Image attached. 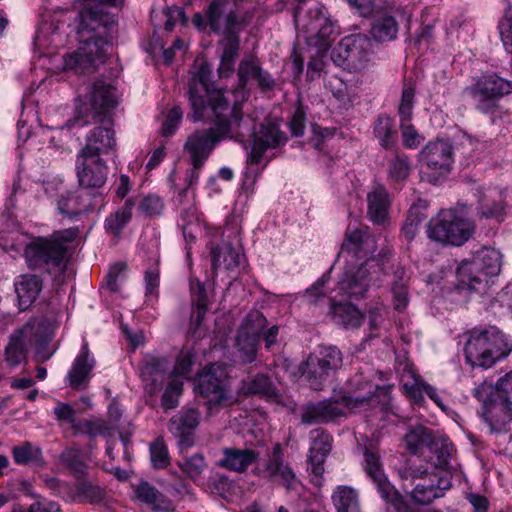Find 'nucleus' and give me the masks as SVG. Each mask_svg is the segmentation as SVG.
<instances>
[{"label": "nucleus", "instance_id": "16", "mask_svg": "<svg viewBox=\"0 0 512 512\" xmlns=\"http://www.w3.org/2000/svg\"><path fill=\"white\" fill-rule=\"evenodd\" d=\"M364 469L367 475L375 483L377 490L383 500L390 503L397 512H412L404 505L398 491L389 483L383 473L379 455L368 449L364 452Z\"/></svg>", "mask_w": 512, "mask_h": 512}, {"label": "nucleus", "instance_id": "42", "mask_svg": "<svg viewBox=\"0 0 512 512\" xmlns=\"http://www.w3.org/2000/svg\"><path fill=\"white\" fill-rule=\"evenodd\" d=\"M373 134L382 148H393L398 138L394 119L387 114H380L373 124Z\"/></svg>", "mask_w": 512, "mask_h": 512}, {"label": "nucleus", "instance_id": "36", "mask_svg": "<svg viewBox=\"0 0 512 512\" xmlns=\"http://www.w3.org/2000/svg\"><path fill=\"white\" fill-rule=\"evenodd\" d=\"M137 498L158 512H174L173 502L148 482H141L135 490Z\"/></svg>", "mask_w": 512, "mask_h": 512}, {"label": "nucleus", "instance_id": "9", "mask_svg": "<svg viewBox=\"0 0 512 512\" xmlns=\"http://www.w3.org/2000/svg\"><path fill=\"white\" fill-rule=\"evenodd\" d=\"M403 477L410 478L414 486L410 491L412 501L421 505H429L436 498L443 497L452 485L451 472L444 470H411L406 471Z\"/></svg>", "mask_w": 512, "mask_h": 512}, {"label": "nucleus", "instance_id": "40", "mask_svg": "<svg viewBox=\"0 0 512 512\" xmlns=\"http://www.w3.org/2000/svg\"><path fill=\"white\" fill-rule=\"evenodd\" d=\"M473 395L474 397L495 395L512 403V370L500 377L494 385L486 381L482 382L474 388Z\"/></svg>", "mask_w": 512, "mask_h": 512}, {"label": "nucleus", "instance_id": "20", "mask_svg": "<svg viewBox=\"0 0 512 512\" xmlns=\"http://www.w3.org/2000/svg\"><path fill=\"white\" fill-rule=\"evenodd\" d=\"M406 394L417 404H421L424 400L425 393L442 411H446L447 407L438 395L435 387L426 383L419 375L416 374L414 368L410 364H405L404 373L400 379Z\"/></svg>", "mask_w": 512, "mask_h": 512}, {"label": "nucleus", "instance_id": "64", "mask_svg": "<svg viewBox=\"0 0 512 512\" xmlns=\"http://www.w3.org/2000/svg\"><path fill=\"white\" fill-rule=\"evenodd\" d=\"M500 39L506 52L512 54V5L498 23Z\"/></svg>", "mask_w": 512, "mask_h": 512}, {"label": "nucleus", "instance_id": "50", "mask_svg": "<svg viewBox=\"0 0 512 512\" xmlns=\"http://www.w3.org/2000/svg\"><path fill=\"white\" fill-rule=\"evenodd\" d=\"M259 339L249 336L245 330H238L235 347L242 363L249 364L257 357Z\"/></svg>", "mask_w": 512, "mask_h": 512}, {"label": "nucleus", "instance_id": "62", "mask_svg": "<svg viewBox=\"0 0 512 512\" xmlns=\"http://www.w3.org/2000/svg\"><path fill=\"white\" fill-rule=\"evenodd\" d=\"M414 103L415 88L412 85L407 84L403 87L401 100L398 107L400 122L412 120Z\"/></svg>", "mask_w": 512, "mask_h": 512}, {"label": "nucleus", "instance_id": "35", "mask_svg": "<svg viewBox=\"0 0 512 512\" xmlns=\"http://www.w3.org/2000/svg\"><path fill=\"white\" fill-rule=\"evenodd\" d=\"M21 310L27 309L42 289V280L37 275H21L14 283Z\"/></svg>", "mask_w": 512, "mask_h": 512}, {"label": "nucleus", "instance_id": "41", "mask_svg": "<svg viewBox=\"0 0 512 512\" xmlns=\"http://www.w3.org/2000/svg\"><path fill=\"white\" fill-rule=\"evenodd\" d=\"M334 297H331L330 313L335 323L346 328H356L361 324L364 315L359 309L350 303H335Z\"/></svg>", "mask_w": 512, "mask_h": 512}, {"label": "nucleus", "instance_id": "23", "mask_svg": "<svg viewBox=\"0 0 512 512\" xmlns=\"http://www.w3.org/2000/svg\"><path fill=\"white\" fill-rule=\"evenodd\" d=\"M89 103L94 119L112 118V111L118 104L116 89L102 80L93 83Z\"/></svg>", "mask_w": 512, "mask_h": 512}, {"label": "nucleus", "instance_id": "25", "mask_svg": "<svg viewBox=\"0 0 512 512\" xmlns=\"http://www.w3.org/2000/svg\"><path fill=\"white\" fill-rule=\"evenodd\" d=\"M311 445L308 462L311 465L313 482L319 484L324 473V461L331 450V436L322 429H315L310 433Z\"/></svg>", "mask_w": 512, "mask_h": 512}, {"label": "nucleus", "instance_id": "44", "mask_svg": "<svg viewBox=\"0 0 512 512\" xmlns=\"http://www.w3.org/2000/svg\"><path fill=\"white\" fill-rule=\"evenodd\" d=\"M177 201L179 204L180 219L178 225L187 224L188 226H199V216L195 206L194 190L185 188L178 193Z\"/></svg>", "mask_w": 512, "mask_h": 512}, {"label": "nucleus", "instance_id": "22", "mask_svg": "<svg viewBox=\"0 0 512 512\" xmlns=\"http://www.w3.org/2000/svg\"><path fill=\"white\" fill-rule=\"evenodd\" d=\"M482 402L481 416L492 431L501 430L512 420V403L495 395L475 397Z\"/></svg>", "mask_w": 512, "mask_h": 512}, {"label": "nucleus", "instance_id": "11", "mask_svg": "<svg viewBox=\"0 0 512 512\" xmlns=\"http://www.w3.org/2000/svg\"><path fill=\"white\" fill-rule=\"evenodd\" d=\"M373 50V41L367 35H348L333 49L332 59L339 66L358 70L369 61Z\"/></svg>", "mask_w": 512, "mask_h": 512}, {"label": "nucleus", "instance_id": "10", "mask_svg": "<svg viewBox=\"0 0 512 512\" xmlns=\"http://www.w3.org/2000/svg\"><path fill=\"white\" fill-rule=\"evenodd\" d=\"M232 107H237L239 110L240 127H236V129L246 133L244 135L234 137V139L242 142L245 137L254 138L251 152L248 156V162L250 164H258L267 149H274L286 143L287 137L285 133L280 130L277 123L270 121L265 122L261 125V129L258 134H255V128L251 124V120H243L241 107L236 103H234Z\"/></svg>", "mask_w": 512, "mask_h": 512}, {"label": "nucleus", "instance_id": "24", "mask_svg": "<svg viewBox=\"0 0 512 512\" xmlns=\"http://www.w3.org/2000/svg\"><path fill=\"white\" fill-rule=\"evenodd\" d=\"M201 413L195 408H183L169 420L168 429L181 446L193 445V431L200 423Z\"/></svg>", "mask_w": 512, "mask_h": 512}, {"label": "nucleus", "instance_id": "45", "mask_svg": "<svg viewBox=\"0 0 512 512\" xmlns=\"http://www.w3.org/2000/svg\"><path fill=\"white\" fill-rule=\"evenodd\" d=\"M137 204V198L131 197L128 198L123 207L111 213L104 222V227L106 231L119 235L123 228L127 225V223L132 218V210Z\"/></svg>", "mask_w": 512, "mask_h": 512}, {"label": "nucleus", "instance_id": "1", "mask_svg": "<svg viewBox=\"0 0 512 512\" xmlns=\"http://www.w3.org/2000/svg\"><path fill=\"white\" fill-rule=\"evenodd\" d=\"M211 67L201 61L190 72L187 96L194 122H214L215 127L195 130L184 143L183 150L192 166L202 167L215 146L224 138H234L245 133L240 127L239 110L231 107L220 89L211 83Z\"/></svg>", "mask_w": 512, "mask_h": 512}, {"label": "nucleus", "instance_id": "57", "mask_svg": "<svg viewBox=\"0 0 512 512\" xmlns=\"http://www.w3.org/2000/svg\"><path fill=\"white\" fill-rule=\"evenodd\" d=\"M183 391V382L178 378H169L161 398V406L164 410H171L179 405V398Z\"/></svg>", "mask_w": 512, "mask_h": 512}, {"label": "nucleus", "instance_id": "38", "mask_svg": "<svg viewBox=\"0 0 512 512\" xmlns=\"http://www.w3.org/2000/svg\"><path fill=\"white\" fill-rule=\"evenodd\" d=\"M435 437L430 429L418 425L408 431L404 441L411 454L425 456V453L431 448Z\"/></svg>", "mask_w": 512, "mask_h": 512}, {"label": "nucleus", "instance_id": "2", "mask_svg": "<svg viewBox=\"0 0 512 512\" xmlns=\"http://www.w3.org/2000/svg\"><path fill=\"white\" fill-rule=\"evenodd\" d=\"M375 238L360 228L347 229L345 240L338 253L345 266L338 277L335 297L360 299L371 287L378 286L383 273L379 259L374 256Z\"/></svg>", "mask_w": 512, "mask_h": 512}, {"label": "nucleus", "instance_id": "37", "mask_svg": "<svg viewBox=\"0 0 512 512\" xmlns=\"http://www.w3.org/2000/svg\"><path fill=\"white\" fill-rule=\"evenodd\" d=\"M505 215L506 204L502 192H497L495 195H485L476 208V216L479 219H494L501 222Z\"/></svg>", "mask_w": 512, "mask_h": 512}, {"label": "nucleus", "instance_id": "5", "mask_svg": "<svg viewBox=\"0 0 512 512\" xmlns=\"http://www.w3.org/2000/svg\"><path fill=\"white\" fill-rule=\"evenodd\" d=\"M77 229L54 232L49 237H35L25 246L24 256L31 269L47 272L63 271L66 267L67 243L77 237Z\"/></svg>", "mask_w": 512, "mask_h": 512}, {"label": "nucleus", "instance_id": "54", "mask_svg": "<svg viewBox=\"0 0 512 512\" xmlns=\"http://www.w3.org/2000/svg\"><path fill=\"white\" fill-rule=\"evenodd\" d=\"M191 293H192V300L194 303V312H193V320L195 322L196 326H200L203 317L207 311L208 307V298L206 294V290L204 287V284L200 281L196 282V285L194 286L193 283H191Z\"/></svg>", "mask_w": 512, "mask_h": 512}, {"label": "nucleus", "instance_id": "46", "mask_svg": "<svg viewBox=\"0 0 512 512\" xmlns=\"http://www.w3.org/2000/svg\"><path fill=\"white\" fill-rule=\"evenodd\" d=\"M239 394L243 396L261 395L272 397L275 395V388L269 377L258 374L252 378L242 380L238 387Z\"/></svg>", "mask_w": 512, "mask_h": 512}, {"label": "nucleus", "instance_id": "30", "mask_svg": "<svg viewBox=\"0 0 512 512\" xmlns=\"http://www.w3.org/2000/svg\"><path fill=\"white\" fill-rule=\"evenodd\" d=\"M258 458L259 453L254 449L226 447L222 449V457L216 462V465L229 471L243 473Z\"/></svg>", "mask_w": 512, "mask_h": 512}, {"label": "nucleus", "instance_id": "18", "mask_svg": "<svg viewBox=\"0 0 512 512\" xmlns=\"http://www.w3.org/2000/svg\"><path fill=\"white\" fill-rule=\"evenodd\" d=\"M100 125L93 128L86 136L85 146L78 154L102 158L116 148L115 131L112 118L95 119Z\"/></svg>", "mask_w": 512, "mask_h": 512}, {"label": "nucleus", "instance_id": "34", "mask_svg": "<svg viewBox=\"0 0 512 512\" xmlns=\"http://www.w3.org/2000/svg\"><path fill=\"white\" fill-rule=\"evenodd\" d=\"M325 87L331 92L339 104L350 107L358 96V87L352 79L338 75H330L325 81Z\"/></svg>", "mask_w": 512, "mask_h": 512}, {"label": "nucleus", "instance_id": "28", "mask_svg": "<svg viewBox=\"0 0 512 512\" xmlns=\"http://www.w3.org/2000/svg\"><path fill=\"white\" fill-rule=\"evenodd\" d=\"M453 209L441 210L435 217H432L427 224V236L429 239L453 246L462 245V237L450 231L453 226Z\"/></svg>", "mask_w": 512, "mask_h": 512}, {"label": "nucleus", "instance_id": "14", "mask_svg": "<svg viewBox=\"0 0 512 512\" xmlns=\"http://www.w3.org/2000/svg\"><path fill=\"white\" fill-rule=\"evenodd\" d=\"M227 372L223 365L213 363L205 367L198 375L196 391L199 395L208 400L210 408L212 405L222 406L228 400Z\"/></svg>", "mask_w": 512, "mask_h": 512}, {"label": "nucleus", "instance_id": "12", "mask_svg": "<svg viewBox=\"0 0 512 512\" xmlns=\"http://www.w3.org/2000/svg\"><path fill=\"white\" fill-rule=\"evenodd\" d=\"M465 91L476 102L477 109L489 112L496 101L512 93V81H508L495 73L484 74L467 87Z\"/></svg>", "mask_w": 512, "mask_h": 512}, {"label": "nucleus", "instance_id": "52", "mask_svg": "<svg viewBox=\"0 0 512 512\" xmlns=\"http://www.w3.org/2000/svg\"><path fill=\"white\" fill-rule=\"evenodd\" d=\"M13 460L18 465H30L42 463V451L38 446L30 442L12 448Z\"/></svg>", "mask_w": 512, "mask_h": 512}, {"label": "nucleus", "instance_id": "61", "mask_svg": "<svg viewBox=\"0 0 512 512\" xmlns=\"http://www.w3.org/2000/svg\"><path fill=\"white\" fill-rule=\"evenodd\" d=\"M453 226L450 231L454 234L460 235L462 239V245L466 243L475 232V224L472 220L462 215L458 210L453 209Z\"/></svg>", "mask_w": 512, "mask_h": 512}, {"label": "nucleus", "instance_id": "31", "mask_svg": "<svg viewBox=\"0 0 512 512\" xmlns=\"http://www.w3.org/2000/svg\"><path fill=\"white\" fill-rule=\"evenodd\" d=\"M94 365V359L89 357L88 343L84 342L68 372L69 386L76 390L85 389L90 381Z\"/></svg>", "mask_w": 512, "mask_h": 512}, {"label": "nucleus", "instance_id": "21", "mask_svg": "<svg viewBox=\"0 0 512 512\" xmlns=\"http://www.w3.org/2000/svg\"><path fill=\"white\" fill-rule=\"evenodd\" d=\"M212 268L217 270L224 267L227 270L233 269L240 264V251L232 243L224 239L221 228L214 230L212 239L209 242Z\"/></svg>", "mask_w": 512, "mask_h": 512}, {"label": "nucleus", "instance_id": "3", "mask_svg": "<svg viewBox=\"0 0 512 512\" xmlns=\"http://www.w3.org/2000/svg\"><path fill=\"white\" fill-rule=\"evenodd\" d=\"M79 16L81 45L75 52L64 57V69L83 74L104 62L116 33L117 19L114 14L100 7H86Z\"/></svg>", "mask_w": 512, "mask_h": 512}, {"label": "nucleus", "instance_id": "13", "mask_svg": "<svg viewBox=\"0 0 512 512\" xmlns=\"http://www.w3.org/2000/svg\"><path fill=\"white\" fill-rule=\"evenodd\" d=\"M342 364V354L334 346L323 347L317 354L310 355L303 366V376L314 390L322 388L330 371Z\"/></svg>", "mask_w": 512, "mask_h": 512}, {"label": "nucleus", "instance_id": "32", "mask_svg": "<svg viewBox=\"0 0 512 512\" xmlns=\"http://www.w3.org/2000/svg\"><path fill=\"white\" fill-rule=\"evenodd\" d=\"M391 199L385 186L375 185L367 194V216L376 224H383L389 214Z\"/></svg>", "mask_w": 512, "mask_h": 512}, {"label": "nucleus", "instance_id": "59", "mask_svg": "<svg viewBox=\"0 0 512 512\" xmlns=\"http://www.w3.org/2000/svg\"><path fill=\"white\" fill-rule=\"evenodd\" d=\"M150 459L153 468L163 469L170 463L168 447L162 437L156 438L149 446Z\"/></svg>", "mask_w": 512, "mask_h": 512}, {"label": "nucleus", "instance_id": "56", "mask_svg": "<svg viewBox=\"0 0 512 512\" xmlns=\"http://www.w3.org/2000/svg\"><path fill=\"white\" fill-rule=\"evenodd\" d=\"M6 360L13 366L18 365L24 360L26 355V345L23 339V333L18 331L10 337V341L5 350Z\"/></svg>", "mask_w": 512, "mask_h": 512}, {"label": "nucleus", "instance_id": "47", "mask_svg": "<svg viewBox=\"0 0 512 512\" xmlns=\"http://www.w3.org/2000/svg\"><path fill=\"white\" fill-rule=\"evenodd\" d=\"M391 293L394 309L402 312L409 304L408 276L404 268H398L394 273Z\"/></svg>", "mask_w": 512, "mask_h": 512}, {"label": "nucleus", "instance_id": "29", "mask_svg": "<svg viewBox=\"0 0 512 512\" xmlns=\"http://www.w3.org/2000/svg\"><path fill=\"white\" fill-rule=\"evenodd\" d=\"M229 5L228 0H213L206 12L205 16L207 24L215 33L235 32L238 29L237 16L234 12L226 13Z\"/></svg>", "mask_w": 512, "mask_h": 512}, {"label": "nucleus", "instance_id": "27", "mask_svg": "<svg viewBox=\"0 0 512 512\" xmlns=\"http://www.w3.org/2000/svg\"><path fill=\"white\" fill-rule=\"evenodd\" d=\"M239 87L244 89L249 81L255 80L262 90H270L275 81L269 72L261 67L259 59L254 55H245L239 63L237 70Z\"/></svg>", "mask_w": 512, "mask_h": 512}, {"label": "nucleus", "instance_id": "26", "mask_svg": "<svg viewBox=\"0 0 512 512\" xmlns=\"http://www.w3.org/2000/svg\"><path fill=\"white\" fill-rule=\"evenodd\" d=\"M169 361L165 357H147L141 368L140 377L150 395L158 393L166 379L169 380Z\"/></svg>", "mask_w": 512, "mask_h": 512}, {"label": "nucleus", "instance_id": "43", "mask_svg": "<svg viewBox=\"0 0 512 512\" xmlns=\"http://www.w3.org/2000/svg\"><path fill=\"white\" fill-rule=\"evenodd\" d=\"M331 499L337 512H361L358 492L350 486H337Z\"/></svg>", "mask_w": 512, "mask_h": 512}, {"label": "nucleus", "instance_id": "33", "mask_svg": "<svg viewBox=\"0 0 512 512\" xmlns=\"http://www.w3.org/2000/svg\"><path fill=\"white\" fill-rule=\"evenodd\" d=\"M219 46L222 47V53L218 73L220 77L228 78L234 72L235 60L239 55L240 38L238 29H235V32L224 33V37L219 41Z\"/></svg>", "mask_w": 512, "mask_h": 512}, {"label": "nucleus", "instance_id": "15", "mask_svg": "<svg viewBox=\"0 0 512 512\" xmlns=\"http://www.w3.org/2000/svg\"><path fill=\"white\" fill-rule=\"evenodd\" d=\"M420 161L430 173L422 171L429 182L435 183L440 176L450 172L453 163L452 146L445 141L427 144L420 153Z\"/></svg>", "mask_w": 512, "mask_h": 512}, {"label": "nucleus", "instance_id": "4", "mask_svg": "<svg viewBox=\"0 0 512 512\" xmlns=\"http://www.w3.org/2000/svg\"><path fill=\"white\" fill-rule=\"evenodd\" d=\"M357 384L355 395L343 396L339 399L330 398L318 402H311L303 406L301 421L305 424H324L343 416L344 408L368 409L380 408L383 410L390 399V388L380 386L369 381L363 383L354 379Z\"/></svg>", "mask_w": 512, "mask_h": 512}, {"label": "nucleus", "instance_id": "7", "mask_svg": "<svg viewBox=\"0 0 512 512\" xmlns=\"http://www.w3.org/2000/svg\"><path fill=\"white\" fill-rule=\"evenodd\" d=\"M500 269L501 253L494 248L484 247L472 260L462 261L458 266V288L480 291L486 287L488 278L498 275Z\"/></svg>", "mask_w": 512, "mask_h": 512}, {"label": "nucleus", "instance_id": "58", "mask_svg": "<svg viewBox=\"0 0 512 512\" xmlns=\"http://www.w3.org/2000/svg\"><path fill=\"white\" fill-rule=\"evenodd\" d=\"M178 466L183 473L196 482L206 469L207 463L203 454L195 453L182 462H179Z\"/></svg>", "mask_w": 512, "mask_h": 512}, {"label": "nucleus", "instance_id": "19", "mask_svg": "<svg viewBox=\"0 0 512 512\" xmlns=\"http://www.w3.org/2000/svg\"><path fill=\"white\" fill-rule=\"evenodd\" d=\"M76 174L79 185L85 189H100L107 181L108 168L102 158L77 154Z\"/></svg>", "mask_w": 512, "mask_h": 512}, {"label": "nucleus", "instance_id": "60", "mask_svg": "<svg viewBox=\"0 0 512 512\" xmlns=\"http://www.w3.org/2000/svg\"><path fill=\"white\" fill-rule=\"evenodd\" d=\"M426 218V215L420 211V208L413 206L409 209L408 215L402 227V233L406 240L411 241L415 238L420 225Z\"/></svg>", "mask_w": 512, "mask_h": 512}, {"label": "nucleus", "instance_id": "53", "mask_svg": "<svg viewBox=\"0 0 512 512\" xmlns=\"http://www.w3.org/2000/svg\"><path fill=\"white\" fill-rule=\"evenodd\" d=\"M410 171V160L404 154H396L388 163V178L392 183H402L408 178Z\"/></svg>", "mask_w": 512, "mask_h": 512}, {"label": "nucleus", "instance_id": "6", "mask_svg": "<svg viewBox=\"0 0 512 512\" xmlns=\"http://www.w3.org/2000/svg\"><path fill=\"white\" fill-rule=\"evenodd\" d=\"M294 21L299 31L305 33L310 46L325 51L339 34L338 26L331 19L327 8L315 3L305 11L299 6L294 13Z\"/></svg>", "mask_w": 512, "mask_h": 512}, {"label": "nucleus", "instance_id": "55", "mask_svg": "<svg viewBox=\"0 0 512 512\" xmlns=\"http://www.w3.org/2000/svg\"><path fill=\"white\" fill-rule=\"evenodd\" d=\"M111 432V427L103 419H89L82 420L76 426L75 434L87 435L90 439L98 436H108Z\"/></svg>", "mask_w": 512, "mask_h": 512}, {"label": "nucleus", "instance_id": "63", "mask_svg": "<svg viewBox=\"0 0 512 512\" xmlns=\"http://www.w3.org/2000/svg\"><path fill=\"white\" fill-rule=\"evenodd\" d=\"M267 328V319L259 311L250 312L239 330H245L249 336L260 339L264 329Z\"/></svg>", "mask_w": 512, "mask_h": 512}, {"label": "nucleus", "instance_id": "49", "mask_svg": "<svg viewBox=\"0 0 512 512\" xmlns=\"http://www.w3.org/2000/svg\"><path fill=\"white\" fill-rule=\"evenodd\" d=\"M34 45L41 53L50 48L61 46L62 40L60 39L57 27L53 23H43L37 30Z\"/></svg>", "mask_w": 512, "mask_h": 512}, {"label": "nucleus", "instance_id": "8", "mask_svg": "<svg viewBox=\"0 0 512 512\" xmlns=\"http://www.w3.org/2000/svg\"><path fill=\"white\" fill-rule=\"evenodd\" d=\"M504 335L496 328L473 329L465 344L466 362L471 366L490 368L497 360L504 358Z\"/></svg>", "mask_w": 512, "mask_h": 512}, {"label": "nucleus", "instance_id": "17", "mask_svg": "<svg viewBox=\"0 0 512 512\" xmlns=\"http://www.w3.org/2000/svg\"><path fill=\"white\" fill-rule=\"evenodd\" d=\"M255 474L271 482L279 483L288 490L295 489L299 483L291 466L284 461L283 449L279 443L273 446L271 453L268 455V460L264 463L263 467L255 469Z\"/></svg>", "mask_w": 512, "mask_h": 512}, {"label": "nucleus", "instance_id": "48", "mask_svg": "<svg viewBox=\"0 0 512 512\" xmlns=\"http://www.w3.org/2000/svg\"><path fill=\"white\" fill-rule=\"evenodd\" d=\"M454 451V446L451 441L446 437H435L431 448L428 450L429 453L435 456L433 461L435 468L433 470H444L449 471L448 466L450 459Z\"/></svg>", "mask_w": 512, "mask_h": 512}, {"label": "nucleus", "instance_id": "51", "mask_svg": "<svg viewBox=\"0 0 512 512\" xmlns=\"http://www.w3.org/2000/svg\"><path fill=\"white\" fill-rule=\"evenodd\" d=\"M371 33L378 42L391 41L397 36L398 24L394 17L384 15L375 19Z\"/></svg>", "mask_w": 512, "mask_h": 512}, {"label": "nucleus", "instance_id": "39", "mask_svg": "<svg viewBox=\"0 0 512 512\" xmlns=\"http://www.w3.org/2000/svg\"><path fill=\"white\" fill-rule=\"evenodd\" d=\"M57 209L63 217L73 219L90 211L92 206L83 200L80 193L67 191L62 193L57 200Z\"/></svg>", "mask_w": 512, "mask_h": 512}]
</instances>
